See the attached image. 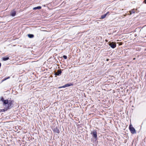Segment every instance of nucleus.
Masks as SVG:
<instances>
[{
  "label": "nucleus",
  "mask_w": 146,
  "mask_h": 146,
  "mask_svg": "<svg viewBox=\"0 0 146 146\" xmlns=\"http://www.w3.org/2000/svg\"><path fill=\"white\" fill-rule=\"evenodd\" d=\"M129 129L131 133L134 134L136 133V131L134 128L132 127L131 125H130L129 127Z\"/></svg>",
  "instance_id": "7ed1b4c3"
},
{
  "label": "nucleus",
  "mask_w": 146,
  "mask_h": 146,
  "mask_svg": "<svg viewBox=\"0 0 146 146\" xmlns=\"http://www.w3.org/2000/svg\"><path fill=\"white\" fill-rule=\"evenodd\" d=\"M135 58H133V60H135Z\"/></svg>",
  "instance_id": "4be33fe9"
},
{
  "label": "nucleus",
  "mask_w": 146,
  "mask_h": 146,
  "mask_svg": "<svg viewBox=\"0 0 146 146\" xmlns=\"http://www.w3.org/2000/svg\"><path fill=\"white\" fill-rule=\"evenodd\" d=\"M108 13H109V12H108L106 14H108Z\"/></svg>",
  "instance_id": "412c9836"
},
{
  "label": "nucleus",
  "mask_w": 146,
  "mask_h": 146,
  "mask_svg": "<svg viewBox=\"0 0 146 146\" xmlns=\"http://www.w3.org/2000/svg\"><path fill=\"white\" fill-rule=\"evenodd\" d=\"M109 45L113 48H114L116 46V44L113 42H110L109 44Z\"/></svg>",
  "instance_id": "20e7f679"
},
{
  "label": "nucleus",
  "mask_w": 146,
  "mask_h": 146,
  "mask_svg": "<svg viewBox=\"0 0 146 146\" xmlns=\"http://www.w3.org/2000/svg\"><path fill=\"white\" fill-rule=\"evenodd\" d=\"M72 85V84H66L65 85L63 86V88H64L65 87H67L70 86Z\"/></svg>",
  "instance_id": "1a4fd4ad"
},
{
  "label": "nucleus",
  "mask_w": 146,
  "mask_h": 146,
  "mask_svg": "<svg viewBox=\"0 0 146 146\" xmlns=\"http://www.w3.org/2000/svg\"><path fill=\"white\" fill-rule=\"evenodd\" d=\"M91 134L93 135V136L94 137L95 139H97V133L96 130H94L92 131Z\"/></svg>",
  "instance_id": "f03ea898"
},
{
  "label": "nucleus",
  "mask_w": 146,
  "mask_h": 146,
  "mask_svg": "<svg viewBox=\"0 0 146 146\" xmlns=\"http://www.w3.org/2000/svg\"><path fill=\"white\" fill-rule=\"evenodd\" d=\"M62 71L60 69L58 70L57 72L55 73V75L56 76H59L61 74Z\"/></svg>",
  "instance_id": "39448f33"
},
{
  "label": "nucleus",
  "mask_w": 146,
  "mask_h": 146,
  "mask_svg": "<svg viewBox=\"0 0 146 146\" xmlns=\"http://www.w3.org/2000/svg\"><path fill=\"white\" fill-rule=\"evenodd\" d=\"M63 58L64 59H66L67 58V57L66 56V55H64L63 56Z\"/></svg>",
  "instance_id": "2eb2a0df"
},
{
  "label": "nucleus",
  "mask_w": 146,
  "mask_h": 146,
  "mask_svg": "<svg viewBox=\"0 0 146 146\" xmlns=\"http://www.w3.org/2000/svg\"><path fill=\"white\" fill-rule=\"evenodd\" d=\"M41 8V6H38L36 7H35L33 8V10H36L37 9H40Z\"/></svg>",
  "instance_id": "6e6552de"
},
{
  "label": "nucleus",
  "mask_w": 146,
  "mask_h": 146,
  "mask_svg": "<svg viewBox=\"0 0 146 146\" xmlns=\"http://www.w3.org/2000/svg\"><path fill=\"white\" fill-rule=\"evenodd\" d=\"M1 63H0V67L1 66Z\"/></svg>",
  "instance_id": "aec40b11"
},
{
  "label": "nucleus",
  "mask_w": 146,
  "mask_h": 146,
  "mask_svg": "<svg viewBox=\"0 0 146 146\" xmlns=\"http://www.w3.org/2000/svg\"><path fill=\"white\" fill-rule=\"evenodd\" d=\"M9 78H10V77L9 76V77H7V78H4L3 80H2V82L4 81H5V80H7V79H9Z\"/></svg>",
  "instance_id": "4468645a"
},
{
  "label": "nucleus",
  "mask_w": 146,
  "mask_h": 146,
  "mask_svg": "<svg viewBox=\"0 0 146 146\" xmlns=\"http://www.w3.org/2000/svg\"><path fill=\"white\" fill-rule=\"evenodd\" d=\"M106 15H107V14H104L103 15H102L101 17V18L102 19L104 18L106 16Z\"/></svg>",
  "instance_id": "ddd939ff"
},
{
  "label": "nucleus",
  "mask_w": 146,
  "mask_h": 146,
  "mask_svg": "<svg viewBox=\"0 0 146 146\" xmlns=\"http://www.w3.org/2000/svg\"><path fill=\"white\" fill-rule=\"evenodd\" d=\"M9 102V101L7 100H6L3 101V104L5 105L7 104Z\"/></svg>",
  "instance_id": "0eeeda50"
},
{
  "label": "nucleus",
  "mask_w": 146,
  "mask_h": 146,
  "mask_svg": "<svg viewBox=\"0 0 146 146\" xmlns=\"http://www.w3.org/2000/svg\"><path fill=\"white\" fill-rule=\"evenodd\" d=\"M144 2L146 4V0H145Z\"/></svg>",
  "instance_id": "f3484780"
},
{
  "label": "nucleus",
  "mask_w": 146,
  "mask_h": 146,
  "mask_svg": "<svg viewBox=\"0 0 146 146\" xmlns=\"http://www.w3.org/2000/svg\"><path fill=\"white\" fill-rule=\"evenodd\" d=\"M9 59V57H3V59L4 61L7 60Z\"/></svg>",
  "instance_id": "f8f14e48"
},
{
  "label": "nucleus",
  "mask_w": 146,
  "mask_h": 146,
  "mask_svg": "<svg viewBox=\"0 0 146 146\" xmlns=\"http://www.w3.org/2000/svg\"><path fill=\"white\" fill-rule=\"evenodd\" d=\"M16 14V12L14 10H13L11 11V15L13 16L14 17L15 16Z\"/></svg>",
  "instance_id": "423d86ee"
},
{
  "label": "nucleus",
  "mask_w": 146,
  "mask_h": 146,
  "mask_svg": "<svg viewBox=\"0 0 146 146\" xmlns=\"http://www.w3.org/2000/svg\"><path fill=\"white\" fill-rule=\"evenodd\" d=\"M12 104V101L11 100L9 101V102L8 103L7 106L5 105V109L6 110H7L8 109H9L11 108V106Z\"/></svg>",
  "instance_id": "f257e3e1"
},
{
  "label": "nucleus",
  "mask_w": 146,
  "mask_h": 146,
  "mask_svg": "<svg viewBox=\"0 0 146 146\" xmlns=\"http://www.w3.org/2000/svg\"><path fill=\"white\" fill-rule=\"evenodd\" d=\"M135 10L133 9L131 11H130L129 12L130 13V15H131L132 13H135Z\"/></svg>",
  "instance_id": "9b49d317"
},
{
  "label": "nucleus",
  "mask_w": 146,
  "mask_h": 146,
  "mask_svg": "<svg viewBox=\"0 0 146 146\" xmlns=\"http://www.w3.org/2000/svg\"><path fill=\"white\" fill-rule=\"evenodd\" d=\"M108 60H109V59H106V61H108Z\"/></svg>",
  "instance_id": "6ab92c4d"
},
{
  "label": "nucleus",
  "mask_w": 146,
  "mask_h": 146,
  "mask_svg": "<svg viewBox=\"0 0 146 146\" xmlns=\"http://www.w3.org/2000/svg\"><path fill=\"white\" fill-rule=\"evenodd\" d=\"M28 36L29 38H32L34 37V36L32 34H28Z\"/></svg>",
  "instance_id": "9d476101"
},
{
  "label": "nucleus",
  "mask_w": 146,
  "mask_h": 146,
  "mask_svg": "<svg viewBox=\"0 0 146 146\" xmlns=\"http://www.w3.org/2000/svg\"><path fill=\"white\" fill-rule=\"evenodd\" d=\"M1 100L2 101H3H3L4 100L3 98L2 97H1Z\"/></svg>",
  "instance_id": "dca6fc26"
},
{
  "label": "nucleus",
  "mask_w": 146,
  "mask_h": 146,
  "mask_svg": "<svg viewBox=\"0 0 146 146\" xmlns=\"http://www.w3.org/2000/svg\"><path fill=\"white\" fill-rule=\"evenodd\" d=\"M63 88V86H62L58 88Z\"/></svg>",
  "instance_id": "a211bd4d"
}]
</instances>
